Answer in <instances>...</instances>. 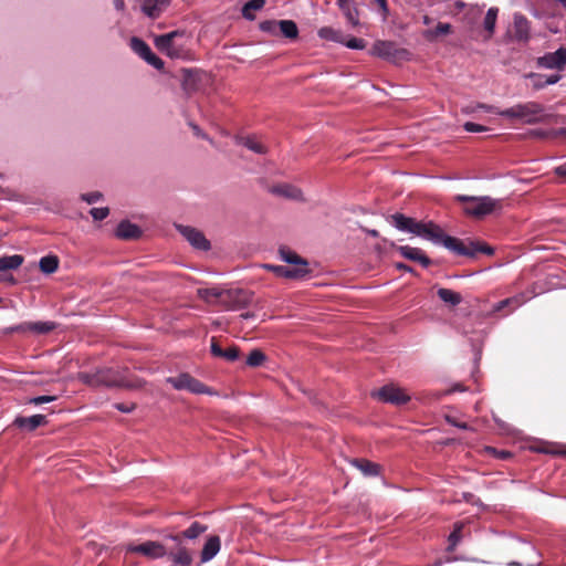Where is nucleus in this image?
Masks as SVG:
<instances>
[{"label":"nucleus","mask_w":566,"mask_h":566,"mask_svg":"<svg viewBox=\"0 0 566 566\" xmlns=\"http://www.w3.org/2000/svg\"><path fill=\"white\" fill-rule=\"evenodd\" d=\"M438 295L444 303L453 306L460 304L462 301L461 294L449 289H439Z\"/></svg>","instance_id":"7c9ffc66"},{"label":"nucleus","mask_w":566,"mask_h":566,"mask_svg":"<svg viewBox=\"0 0 566 566\" xmlns=\"http://www.w3.org/2000/svg\"><path fill=\"white\" fill-rule=\"evenodd\" d=\"M464 7H465V3L463 1H457L455 2V8L458 10H462Z\"/></svg>","instance_id":"680f3d73"},{"label":"nucleus","mask_w":566,"mask_h":566,"mask_svg":"<svg viewBox=\"0 0 566 566\" xmlns=\"http://www.w3.org/2000/svg\"><path fill=\"white\" fill-rule=\"evenodd\" d=\"M167 382L170 384L177 390H188L191 394L200 395H217V392L210 387L202 384L200 380L196 379L191 375L187 373L179 374L176 377L167 378Z\"/></svg>","instance_id":"39448f33"},{"label":"nucleus","mask_w":566,"mask_h":566,"mask_svg":"<svg viewBox=\"0 0 566 566\" xmlns=\"http://www.w3.org/2000/svg\"><path fill=\"white\" fill-rule=\"evenodd\" d=\"M279 32H281L287 39H296L298 35V29L294 21L292 20H281L279 21Z\"/></svg>","instance_id":"c85d7f7f"},{"label":"nucleus","mask_w":566,"mask_h":566,"mask_svg":"<svg viewBox=\"0 0 566 566\" xmlns=\"http://www.w3.org/2000/svg\"><path fill=\"white\" fill-rule=\"evenodd\" d=\"M286 266H287V271L289 272H301L297 275L291 277L292 280L301 279V277L305 276L308 273L307 262L305 260L300 261V262L294 263V264H289Z\"/></svg>","instance_id":"e433bc0d"},{"label":"nucleus","mask_w":566,"mask_h":566,"mask_svg":"<svg viewBox=\"0 0 566 566\" xmlns=\"http://www.w3.org/2000/svg\"><path fill=\"white\" fill-rule=\"evenodd\" d=\"M318 36L323 40L343 43L342 33L331 27H323L318 30Z\"/></svg>","instance_id":"473e14b6"},{"label":"nucleus","mask_w":566,"mask_h":566,"mask_svg":"<svg viewBox=\"0 0 566 566\" xmlns=\"http://www.w3.org/2000/svg\"><path fill=\"white\" fill-rule=\"evenodd\" d=\"M502 117L521 120L526 124L541 122L545 117L544 107L535 102L516 104L510 108L499 112Z\"/></svg>","instance_id":"20e7f679"},{"label":"nucleus","mask_w":566,"mask_h":566,"mask_svg":"<svg viewBox=\"0 0 566 566\" xmlns=\"http://www.w3.org/2000/svg\"><path fill=\"white\" fill-rule=\"evenodd\" d=\"M210 349L213 356L222 357L223 349L217 343H212Z\"/></svg>","instance_id":"864d4df0"},{"label":"nucleus","mask_w":566,"mask_h":566,"mask_svg":"<svg viewBox=\"0 0 566 566\" xmlns=\"http://www.w3.org/2000/svg\"><path fill=\"white\" fill-rule=\"evenodd\" d=\"M193 134L197 137L207 138L206 134L202 133V130L197 125H191Z\"/></svg>","instance_id":"4d7b16f0"},{"label":"nucleus","mask_w":566,"mask_h":566,"mask_svg":"<svg viewBox=\"0 0 566 566\" xmlns=\"http://www.w3.org/2000/svg\"><path fill=\"white\" fill-rule=\"evenodd\" d=\"M353 464L366 476H374L379 473L380 467L368 460H354Z\"/></svg>","instance_id":"cd10ccee"},{"label":"nucleus","mask_w":566,"mask_h":566,"mask_svg":"<svg viewBox=\"0 0 566 566\" xmlns=\"http://www.w3.org/2000/svg\"><path fill=\"white\" fill-rule=\"evenodd\" d=\"M263 268L268 271L273 272L275 275L285 277V279L293 277L300 273V272H289L286 265L264 264Z\"/></svg>","instance_id":"c9c22d12"},{"label":"nucleus","mask_w":566,"mask_h":566,"mask_svg":"<svg viewBox=\"0 0 566 566\" xmlns=\"http://www.w3.org/2000/svg\"><path fill=\"white\" fill-rule=\"evenodd\" d=\"M56 400V396H49V395H45V396H38V397H33L29 400L30 403H33V405H41V403H48V402H52Z\"/></svg>","instance_id":"a18cd8bd"},{"label":"nucleus","mask_w":566,"mask_h":566,"mask_svg":"<svg viewBox=\"0 0 566 566\" xmlns=\"http://www.w3.org/2000/svg\"><path fill=\"white\" fill-rule=\"evenodd\" d=\"M455 200L464 203V213L473 218H483L488 214L501 211L504 203L502 199H495L489 196L474 197L458 195Z\"/></svg>","instance_id":"7ed1b4c3"},{"label":"nucleus","mask_w":566,"mask_h":566,"mask_svg":"<svg viewBox=\"0 0 566 566\" xmlns=\"http://www.w3.org/2000/svg\"><path fill=\"white\" fill-rule=\"evenodd\" d=\"M14 423L23 429L34 430L40 426L46 423V418L43 415H33L31 417H19L15 419Z\"/></svg>","instance_id":"6ab92c4d"},{"label":"nucleus","mask_w":566,"mask_h":566,"mask_svg":"<svg viewBox=\"0 0 566 566\" xmlns=\"http://www.w3.org/2000/svg\"><path fill=\"white\" fill-rule=\"evenodd\" d=\"M102 198H103V195L99 191H93V192L81 195V199L83 201L87 202L88 205L96 203V202L101 201Z\"/></svg>","instance_id":"37998d69"},{"label":"nucleus","mask_w":566,"mask_h":566,"mask_svg":"<svg viewBox=\"0 0 566 566\" xmlns=\"http://www.w3.org/2000/svg\"><path fill=\"white\" fill-rule=\"evenodd\" d=\"M461 527H462L461 525H457L454 531L450 534V536H449L450 548H453L460 541Z\"/></svg>","instance_id":"de8ad7c7"},{"label":"nucleus","mask_w":566,"mask_h":566,"mask_svg":"<svg viewBox=\"0 0 566 566\" xmlns=\"http://www.w3.org/2000/svg\"><path fill=\"white\" fill-rule=\"evenodd\" d=\"M396 51L395 44L388 41H378L373 46V54L385 59L392 57Z\"/></svg>","instance_id":"b1692460"},{"label":"nucleus","mask_w":566,"mask_h":566,"mask_svg":"<svg viewBox=\"0 0 566 566\" xmlns=\"http://www.w3.org/2000/svg\"><path fill=\"white\" fill-rule=\"evenodd\" d=\"M566 9V0H557Z\"/></svg>","instance_id":"338daca9"},{"label":"nucleus","mask_w":566,"mask_h":566,"mask_svg":"<svg viewBox=\"0 0 566 566\" xmlns=\"http://www.w3.org/2000/svg\"><path fill=\"white\" fill-rule=\"evenodd\" d=\"M90 213L94 220L101 221L107 218V216L109 214V210L106 207L93 208L91 209Z\"/></svg>","instance_id":"79ce46f5"},{"label":"nucleus","mask_w":566,"mask_h":566,"mask_svg":"<svg viewBox=\"0 0 566 566\" xmlns=\"http://www.w3.org/2000/svg\"><path fill=\"white\" fill-rule=\"evenodd\" d=\"M102 370V378H106V380H113V382H103V386L106 387H133L134 385L130 384L125 375L124 371L114 370L112 368H103Z\"/></svg>","instance_id":"ddd939ff"},{"label":"nucleus","mask_w":566,"mask_h":566,"mask_svg":"<svg viewBox=\"0 0 566 566\" xmlns=\"http://www.w3.org/2000/svg\"><path fill=\"white\" fill-rule=\"evenodd\" d=\"M169 538H171L174 542L178 543L179 544V536L177 535H171L169 536Z\"/></svg>","instance_id":"69168bd1"},{"label":"nucleus","mask_w":566,"mask_h":566,"mask_svg":"<svg viewBox=\"0 0 566 566\" xmlns=\"http://www.w3.org/2000/svg\"><path fill=\"white\" fill-rule=\"evenodd\" d=\"M537 64L548 70H564L566 66V48H559L555 52L546 53L537 60Z\"/></svg>","instance_id":"1a4fd4ad"},{"label":"nucleus","mask_w":566,"mask_h":566,"mask_svg":"<svg viewBox=\"0 0 566 566\" xmlns=\"http://www.w3.org/2000/svg\"><path fill=\"white\" fill-rule=\"evenodd\" d=\"M260 30L271 35L279 34V21L266 20L260 23Z\"/></svg>","instance_id":"58836bf2"},{"label":"nucleus","mask_w":566,"mask_h":566,"mask_svg":"<svg viewBox=\"0 0 566 566\" xmlns=\"http://www.w3.org/2000/svg\"><path fill=\"white\" fill-rule=\"evenodd\" d=\"M274 191L281 196H284L286 198L293 199V200H302L303 199V192L300 188L283 184L274 188Z\"/></svg>","instance_id":"393cba45"},{"label":"nucleus","mask_w":566,"mask_h":566,"mask_svg":"<svg viewBox=\"0 0 566 566\" xmlns=\"http://www.w3.org/2000/svg\"><path fill=\"white\" fill-rule=\"evenodd\" d=\"M207 531V526L195 522L186 531L182 532V536L188 539H195Z\"/></svg>","instance_id":"f704fd0d"},{"label":"nucleus","mask_w":566,"mask_h":566,"mask_svg":"<svg viewBox=\"0 0 566 566\" xmlns=\"http://www.w3.org/2000/svg\"><path fill=\"white\" fill-rule=\"evenodd\" d=\"M560 76L559 75H548V76H545V80L543 83H535V87L537 88H542L544 87L545 85H552V84H555L559 81Z\"/></svg>","instance_id":"09e8293b"},{"label":"nucleus","mask_w":566,"mask_h":566,"mask_svg":"<svg viewBox=\"0 0 566 566\" xmlns=\"http://www.w3.org/2000/svg\"><path fill=\"white\" fill-rule=\"evenodd\" d=\"M127 553L140 554L147 558L158 559L167 556L166 547L155 541H147L142 544H129L126 546Z\"/></svg>","instance_id":"0eeeda50"},{"label":"nucleus","mask_w":566,"mask_h":566,"mask_svg":"<svg viewBox=\"0 0 566 566\" xmlns=\"http://www.w3.org/2000/svg\"><path fill=\"white\" fill-rule=\"evenodd\" d=\"M452 27L450 23L439 22L434 29L426 30L423 36L429 41H434L441 35L451 33Z\"/></svg>","instance_id":"bb28decb"},{"label":"nucleus","mask_w":566,"mask_h":566,"mask_svg":"<svg viewBox=\"0 0 566 566\" xmlns=\"http://www.w3.org/2000/svg\"><path fill=\"white\" fill-rule=\"evenodd\" d=\"M23 260V256L20 254L0 258V282L13 284L15 281L10 271L19 269L22 265Z\"/></svg>","instance_id":"6e6552de"},{"label":"nucleus","mask_w":566,"mask_h":566,"mask_svg":"<svg viewBox=\"0 0 566 566\" xmlns=\"http://www.w3.org/2000/svg\"><path fill=\"white\" fill-rule=\"evenodd\" d=\"M154 44L170 59L187 60L191 55V35L182 30L156 35Z\"/></svg>","instance_id":"f03ea898"},{"label":"nucleus","mask_w":566,"mask_h":566,"mask_svg":"<svg viewBox=\"0 0 566 566\" xmlns=\"http://www.w3.org/2000/svg\"><path fill=\"white\" fill-rule=\"evenodd\" d=\"M373 397L377 398L382 402H388L397 406L407 403L410 400V396L405 389L392 384L386 385L380 389L374 391Z\"/></svg>","instance_id":"423d86ee"},{"label":"nucleus","mask_w":566,"mask_h":566,"mask_svg":"<svg viewBox=\"0 0 566 566\" xmlns=\"http://www.w3.org/2000/svg\"><path fill=\"white\" fill-rule=\"evenodd\" d=\"M531 77L534 78V84L535 83H543L544 80H545V76L539 75V74H532Z\"/></svg>","instance_id":"bf43d9fd"},{"label":"nucleus","mask_w":566,"mask_h":566,"mask_svg":"<svg viewBox=\"0 0 566 566\" xmlns=\"http://www.w3.org/2000/svg\"><path fill=\"white\" fill-rule=\"evenodd\" d=\"M370 234H371V235H374V237H376V235H377V231H376V230H371V231H370Z\"/></svg>","instance_id":"774afa93"},{"label":"nucleus","mask_w":566,"mask_h":566,"mask_svg":"<svg viewBox=\"0 0 566 566\" xmlns=\"http://www.w3.org/2000/svg\"><path fill=\"white\" fill-rule=\"evenodd\" d=\"M40 270L45 274L54 273L59 268V259L55 255H46L40 259Z\"/></svg>","instance_id":"c756f323"},{"label":"nucleus","mask_w":566,"mask_h":566,"mask_svg":"<svg viewBox=\"0 0 566 566\" xmlns=\"http://www.w3.org/2000/svg\"><path fill=\"white\" fill-rule=\"evenodd\" d=\"M499 15V9L495 7L490 8L483 20V29L485 32L484 40H490L495 32V24Z\"/></svg>","instance_id":"a211bd4d"},{"label":"nucleus","mask_w":566,"mask_h":566,"mask_svg":"<svg viewBox=\"0 0 566 566\" xmlns=\"http://www.w3.org/2000/svg\"><path fill=\"white\" fill-rule=\"evenodd\" d=\"M116 237L124 240L136 239L142 234L138 226L129 222L122 221L116 229Z\"/></svg>","instance_id":"f3484780"},{"label":"nucleus","mask_w":566,"mask_h":566,"mask_svg":"<svg viewBox=\"0 0 566 566\" xmlns=\"http://www.w3.org/2000/svg\"><path fill=\"white\" fill-rule=\"evenodd\" d=\"M555 172L558 176H566V163H564L560 166L556 167Z\"/></svg>","instance_id":"6e6d98bb"},{"label":"nucleus","mask_w":566,"mask_h":566,"mask_svg":"<svg viewBox=\"0 0 566 566\" xmlns=\"http://www.w3.org/2000/svg\"><path fill=\"white\" fill-rule=\"evenodd\" d=\"M422 21H423L424 24H430L431 23V19L428 15H424L422 18Z\"/></svg>","instance_id":"e2e57ef3"},{"label":"nucleus","mask_w":566,"mask_h":566,"mask_svg":"<svg viewBox=\"0 0 566 566\" xmlns=\"http://www.w3.org/2000/svg\"><path fill=\"white\" fill-rule=\"evenodd\" d=\"M130 48L143 60L151 52L149 45L138 38H132Z\"/></svg>","instance_id":"72a5a7b5"},{"label":"nucleus","mask_w":566,"mask_h":566,"mask_svg":"<svg viewBox=\"0 0 566 566\" xmlns=\"http://www.w3.org/2000/svg\"><path fill=\"white\" fill-rule=\"evenodd\" d=\"M514 38L518 41H527L530 39V21L521 13L513 17Z\"/></svg>","instance_id":"4468645a"},{"label":"nucleus","mask_w":566,"mask_h":566,"mask_svg":"<svg viewBox=\"0 0 566 566\" xmlns=\"http://www.w3.org/2000/svg\"><path fill=\"white\" fill-rule=\"evenodd\" d=\"M375 3L377 4V7L381 10L382 12V15H384V19L387 18L388 15V4H387V0H375Z\"/></svg>","instance_id":"603ef678"},{"label":"nucleus","mask_w":566,"mask_h":566,"mask_svg":"<svg viewBox=\"0 0 566 566\" xmlns=\"http://www.w3.org/2000/svg\"><path fill=\"white\" fill-rule=\"evenodd\" d=\"M392 222L400 231L412 233L433 243H442L447 249L460 255H472L476 251L488 254L493 252L491 248L479 244L471 243L472 248L465 247L462 241L455 238L446 237L442 230L432 222H419L402 214L392 216Z\"/></svg>","instance_id":"f257e3e1"},{"label":"nucleus","mask_w":566,"mask_h":566,"mask_svg":"<svg viewBox=\"0 0 566 566\" xmlns=\"http://www.w3.org/2000/svg\"><path fill=\"white\" fill-rule=\"evenodd\" d=\"M149 65L157 70L164 69V61L158 57L153 51L144 59Z\"/></svg>","instance_id":"a19ab883"},{"label":"nucleus","mask_w":566,"mask_h":566,"mask_svg":"<svg viewBox=\"0 0 566 566\" xmlns=\"http://www.w3.org/2000/svg\"><path fill=\"white\" fill-rule=\"evenodd\" d=\"M266 359V356L259 349H254L252 350L248 358H247V364L250 366V367H258L260 365H262Z\"/></svg>","instance_id":"4c0bfd02"},{"label":"nucleus","mask_w":566,"mask_h":566,"mask_svg":"<svg viewBox=\"0 0 566 566\" xmlns=\"http://www.w3.org/2000/svg\"><path fill=\"white\" fill-rule=\"evenodd\" d=\"M167 555L176 566H189L192 562V556L189 551L180 544L178 545L176 552H170L169 554L167 553Z\"/></svg>","instance_id":"aec40b11"},{"label":"nucleus","mask_w":566,"mask_h":566,"mask_svg":"<svg viewBox=\"0 0 566 566\" xmlns=\"http://www.w3.org/2000/svg\"><path fill=\"white\" fill-rule=\"evenodd\" d=\"M102 370L97 369L93 373H80L77 379L90 387H99L103 386V382H112L108 379L106 380V378H102Z\"/></svg>","instance_id":"412c9836"},{"label":"nucleus","mask_w":566,"mask_h":566,"mask_svg":"<svg viewBox=\"0 0 566 566\" xmlns=\"http://www.w3.org/2000/svg\"><path fill=\"white\" fill-rule=\"evenodd\" d=\"M280 256L284 262H286L289 264H294L300 261H303V259H301L297 254H295L294 252H292L290 250H285V249L280 250Z\"/></svg>","instance_id":"ea45409f"},{"label":"nucleus","mask_w":566,"mask_h":566,"mask_svg":"<svg viewBox=\"0 0 566 566\" xmlns=\"http://www.w3.org/2000/svg\"><path fill=\"white\" fill-rule=\"evenodd\" d=\"M221 541L219 536H210L206 541L203 548L201 551L200 559L202 563H207L214 558L217 554L220 552Z\"/></svg>","instance_id":"dca6fc26"},{"label":"nucleus","mask_w":566,"mask_h":566,"mask_svg":"<svg viewBox=\"0 0 566 566\" xmlns=\"http://www.w3.org/2000/svg\"><path fill=\"white\" fill-rule=\"evenodd\" d=\"M237 143L255 154H265L266 146L255 136L237 137Z\"/></svg>","instance_id":"4be33fe9"},{"label":"nucleus","mask_w":566,"mask_h":566,"mask_svg":"<svg viewBox=\"0 0 566 566\" xmlns=\"http://www.w3.org/2000/svg\"><path fill=\"white\" fill-rule=\"evenodd\" d=\"M4 334H12V333H27L25 328V322L21 323L15 326L8 327L3 331Z\"/></svg>","instance_id":"3c124183"},{"label":"nucleus","mask_w":566,"mask_h":566,"mask_svg":"<svg viewBox=\"0 0 566 566\" xmlns=\"http://www.w3.org/2000/svg\"><path fill=\"white\" fill-rule=\"evenodd\" d=\"M464 128L467 132H470V133H480V132L486 130V128L484 126L475 124V123H471V122L465 123Z\"/></svg>","instance_id":"8fccbe9b"},{"label":"nucleus","mask_w":566,"mask_h":566,"mask_svg":"<svg viewBox=\"0 0 566 566\" xmlns=\"http://www.w3.org/2000/svg\"><path fill=\"white\" fill-rule=\"evenodd\" d=\"M264 4H265V0L248 1L242 9L243 17L248 20H253L255 18L253 12L261 10L264 7Z\"/></svg>","instance_id":"2f4dec72"},{"label":"nucleus","mask_w":566,"mask_h":566,"mask_svg":"<svg viewBox=\"0 0 566 566\" xmlns=\"http://www.w3.org/2000/svg\"><path fill=\"white\" fill-rule=\"evenodd\" d=\"M343 43L349 48V49H354V50H361L365 48V42L364 40L361 39H358V38H350L348 41L344 42Z\"/></svg>","instance_id":"c03bdc74"},{"label":"nucleus","mask_w":566,"mask_h":566,"mask_svg":"<svg viewBox=\"0 0 566 566\" xmlns=\"http://www.w3.org/2000/svg\"><path fill=\"white\" fill-rule=\"evenodd\" d=\"M397 250L403 258L410 261L419 262L424 268H427L430 264L429 258L419 248L401 245L398 247Z\"/></svg>","instance_id":"2eb2a0df"},{"label":"nucleus","mask_w":566,"mask_h":566,"mask_svg":"<svg viewBox=\"0 0 566 566\" xmlns=\"http://www.w3.org/2000/svg\"><path fill=\"white\" fill-rule=\"evenodd\" d=\"M222 357L226 358L227 360L233 361L239 358V349L237 347L223 349Z\"/></svg>","instance_id":"49530a36"},{"label":"nucleus","mask_w":566,"mask_h":566,"mask_svg":"<svg viewBox=\"0 0 566 566\" xmlns=\"http://www.w3.org/2000/svg\"><path fill=\"white\" fill-rule=\"evenodd\" d=\"M181 235L196 249L208 250L210 248L209 241L205 238L203 233L195 228L187 226H179Z\"/></svg>","instance_id":"9d476101"},{"label":"nucleus","mask_w":566,"mask_h":566,"mask_svg":"<svg viewBox=\"0 0 566 566\" xmlns=\"http://www.w3.org/2000/svg\"><path fill=\"white\" fill-rule=\"evenodd\" d=\"M9 192L8 189L0 186V195H7Z\"/></svg>","instance_id":"0e129e2a"},{"label":"nucleus","mask_w":566,"mask_h":566,"mask_svg":"<svg viewBox=\"0 0 566 566\" xmlns=\"http://www.w3.org/2000/svg\"><path fill=\"white\" fill-rule=\"evenodd\" d=\"M56 324L54 322H25L27 333L36 335L48 334L55 329Z\"/></svg>","instance_id":"5701e85b"},{"label":"nucleus","mask_w":566,"mask_h":566,"mask_svg":"<svg viewBox=\"0 0 566 566\" xmlns=\"http://www.w3.org/2000/svg\"><path fill=\"white\" fill-rule=\"evenodd\" d=\"M198 294L201 298L207 301L208 303H217L220 300L221 303L227 302L229 298L241 297L243 293L241 291L230 292V291H221L217 287L211 289H200L198 290Z\"/></svg>","instance_id":"9b49d317"},{"label":"nucleus","mask_w":566,"mask_h":566,"mask_svg":"<svg viewBox=\"0 0 566 566\" xmlns=\"http://www.w3.org/2000/svg\"><path fill=\"white\" fill-rule=\"evenodd\" d=\"M397 268L399 270H402V271L411 272V269L408 265L403 264V263H398Z\"/></svg>","instance_id":"052dcab7"},{"label":"nucleus","mask_w":566,"mask_h":566,"mask_svg":"<svg viewBox=\"0 0 566 566\" xmlns=\"http://www.w3.org/2000/svg\"><path fill=\"white\" fill-rule=\"evenodd\" d=\"M113 3H114V7L119 11H123L125 9L124 0H113Z\"/></svg>","instance_id":"13d9d810"},{"label":"nucleus","mask_w":566,"mask_h":566,"mask_svg":"<svg viewBox=\"0 0 566 566\" xmlns=\"http://www.w3.org/2000/svg\"><path fill=\"white\" fill-rule=\"evenodd\" d=\"M115 407H116L117 410H119L122 412H126V413H128V412L134 410V405H129L128 406V405H125V403H116Z\"/></svg>","instance_id":"5fc2aeb1"},{"label":"nucleus","mask_w":566,"mask_h":566,"mask_svg":"<svg viewBox=\"0 0 566 566\" xmlns=\"http://www.w3.org/2000/svg\"><path fill=\"white\" fill-rule=\"evenodd\" d=\"M339 9L343 11L344 15L346 17L347 21L356 27L359 24L358 20V12L356 8L354 7V1L349 0L346 2L337 3Z\"/></svg>","instance_id":"a878e982"},{"label":"nucleus","mask_w":566,"mask_h":566,"mask_svg":"<svg viewBox=\"0 0 566 566\" xmlns=\"http://www.w3.org/2000/svg\"><path fill=\"white\" fill-rule=\"evenodd\" d=\"M170 0H140V9L150 19L159 18L169 7Z\"/></svg>","instance_id":"f8f14e48"}]
</instances>
